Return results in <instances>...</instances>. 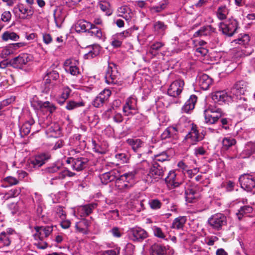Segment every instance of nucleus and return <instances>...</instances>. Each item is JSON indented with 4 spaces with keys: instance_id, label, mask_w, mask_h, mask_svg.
<instances>
[{
    "instance_id": "nucleus-60",
    "label": "nucleus",
    "mask_w": 255,
    "mask_h": 255,
    "mask_svg": "<svg viewBox=\"0 0 255 255\" xmlns=\"http://www.w3.org/2000/svg\"><path fill=\"white\" fill-rule=\"evenodd\" d=\"M168 155L165 153L162 152V153L156 155L155 156V161L154 162H157V161L163 162L165 160H167L168 159Z\"/></svg>"
},
{
    "instance_id": "nucleus-22",
    "label": "nucleus",
    "mask_w": 255,
    "mask_h": 255,
    "mask_svg": "<svg viewBox=\"0 0 255 255\" xmlns=\"http://www.w3.org/2000/svg\"><path fill=\"white\" fill-rule=\"evenodd\" d=\"M246 83L244 81L237 82L232 88L231 93L232 96H238L239 95L244 94L246 90Z\"/></svg>"
},
{
    "instance_id": "nucleus-26",
    "label": "nucleus",
    "mask_w": 255,
    "mask_h": 255,
    "mask_svg": "<svg viewBox=\"0 0 255 255\" xmlns=\"http://www.w3.org/2000/svg\"><path fill=\"white\" fill-rule=\"evenodd\" d=\"M253 208L249 205H245L241 207L238 212L236 216L239 220H241L244 217H250L249 214L253 212Z\"/></svg>"
},
{
    "instance_id": "nucleus-61",
    "label": "nucleus",
    "mask_w": 255,
    "mask_h": 255,
    "mask_svg": "<svg viewBox=\"0 0 255 255\" xmlns=\"http://www.w3.org/2000/svg\"><path fill=\"white\" fill-rule=\"evenodd\" d=\"M12 53V50L10 48L5 47L3 48L0 53V56L2 58H6L8 55Z\"/></svg>"
},
{
    "instance_id": "nucleus-56",
    "label": "nucleus",
    "mask_w": 255,
    "mask_h": 255,
    "mask_svg": "<svg viewBox=\"0 0 255 255\" xmlns=\"http://www.w3.org/2000/svg\"><path fill=\"white\" fill-rule=\"evenodd\" d=\"M208 53V50L203 47H199L195 49V54L198 57H204Z\"/></svg>"
},
{
    "instance_id": "nucleus-21",
    "label": "nucleus",
    "mask_w": 255,
    "mask_h": 255,
    "mask_svg": "<svg viewBox=\"0 0 255 255\" xmlns=\"http://www.w3.org/2000/svg\"><path fill=\"white\" fill-rule=\"evenodd\" d=\"M255 111V108L249 107L246 104L239 105L237 108V112L241 119H245Z\"/></svg>"
},
{
    "instance_id": "nucleus-36",
    "label": "nucleus",
    "mask_w": 255,
    "mask_h": 255,
    "mask_svg": "<svg viewBox=\"0 0 255 255\" xmlns=\"http://www.w3.org/2000/svg\"><path fill=\"white\" fill-rule=\"evenodd\" d=\"M12 237L7 236L5 233H0V249L5 247H8L12 241Z\"/></svg>"
},
{
    "instance_id": "nucleus-23",
    "label": "nucleus",
    "mask_w": 255,
    "mask_h": 255,
    "mask_svg": "<svg viewBox=\"0 0 255 255\" xmlns=\"http://www.w3.org/2000/svg\"><path fill=\"white\" fill-rule=\"evenodd\" d=\"M151 255H167V249L164 246L159 244H154L150 249Z\"/></svg>"
},
{
    "instance_id": "nucleus-63",
    "label": "nucleus",
    "mask_w": 255,
    "mask_h": 255,
    "mask_svg": "<svg viewBox=\"0 0 255 255\" xmlns=\"http://www.w3.org/2000/svg\"><path fill=\"white\" fill-rule=\"evenodd\" d=\"M11 14L9 11H5L1 14V20L4 22H8L10 21Z\"/></svg>"
},
{
    "instance_id": "nucleus-32",
    "label": "nucleus",
    "mask_w": 255,
    "mask_h": 255,
    "mask_svg": "<svg viewBox=\"0 0 255 255\" xmlns=\"http://www.w3.org/2000/svg\"><path fill=\"white\" fill-rule=\"evenodd\" d=\"M186 221L187 219L185 216H179L174 219L171 228L177 230L183 229Z\"/></svg>"
},
{
    "instance_id": "nucleus-33",
    "label": "nucleus",
    "mask_w": 255,
    "mask_h": 255,
    "mask_svg": "<svg viewBox=\"0 0 255 255\" xmlns=\"http://www.w3.org/2000/svg\"><path fill=\"white\" fill-rule=\"evenodd\" d=\"M92 26V23L84 20L78 22L76 25V30L78 32H86L90 30Z\"/></svg>"
},
{
    "instance_id": "nucleus-5",
    "label": "nucleus",
    "mask_w": 255,
    "mask_h": 255,
    "mask_svg": "<svg viewBox=\"0 0 255 255\" xmlns=\"http://www.w3.org/2000/svg\"><path fill=\"white\" fill-rule=\"evenodd\" d=\"M238 28V22L235 19H229L228 20L221 22L219 30L222 33L229 37L232 36Z\"/></svg>"
},
{
    "instance_id": "nucleus-64",
    "label": "nucleus",
    "mask_w": 255,
    "mask_h": 255,
    "mask_svg": "<svg viewBox=\"0 0 255 255\" xmlns=\"http://www.w3.org/2000/svg\"><path fill=\"white\" fill-rule=\"evenodd\" d=\"M119 252L115 250H108L106 251H101L100 255H118Z\"/></svg>"
},
{
    "instance_id": "nucleus-34",
    "label": "nucleus",
    "mask_w": 255,
    "mask_h": 255,
    "mask_svg": "<svg viewBox=\"0 0 255 255\" xmlns=\"http://www.w3.org/2000/svg\"><path fill=\"white\" fill-rule=\"evenodd\" d=\"M116 178L115 172L113 171L105 173L100 176L101 182L104 184L114 181Z\"/></svg>"
},
{
    "instance_id": "nucleus-14",
    "label": "nucleus",
    "mask_w": 255,
    "mask_h": 255,
    "mask_svg": "<svg viewBox=\"0 0 255 255\" xmlns=\"http://www.w3.org/2000/svg\"><path fill=\"white\" fill-rule=\"evenodd\" d=\"M79 62L74 59H67L64 63V66L66 71L69 72L72 75L76 76L79 74L78 66Z\"/></svg>"
},
{
    "instance_id": "nucleus-49",
    "label": "nucleus",
    "mask_w": 255,
    "mask_h": 255,
    "mask_svg": "<svg viewBox=\"0 0 255 255\" xmlns=\"http://www.w3.org/2000/svg\"><path fill=\"white\" fill-rule=\"evenodd\" d=\"M59 78V74L56 71H52L47 72L44 78L47 82H51L52 80H56Z\"/></svg>"
},
{
    "instance_id": "nucleus-57",
    "label": "nucleus",
    "mask_w": 255,
    "mask_h": 255,
    "mask_svg": "<svg viewBox=\"0 0 255 255\" xmlns=\"http://www.w3.org/2000/svg\"><path fill=\"white\" fill-rule=\"evenodd\" d=\"M60 167L55 164H52L44 169L45 173H54L60 170Z\"/></svg>"
},
{
    "instance_id": "nucleus-46",
    "label": "nucleus",
    "mask_w": 255,
    "mask_h": 255,
    "mask_svg": "<svg viewBox=\"0 0 255 255\" xmlns=\"http://www.w3.org/2000/svg\"><path fill=\"white\" fill-rule=\"evenodd\" d=\"M152 230L153 233V235L161 239H165L166 238V235L162 229L156 226H153L152 227Z\"/></svg>"
},
{
    "instance_id": "nucleus-16",
    "label": "nucleus",
    "mask_w": 255,
    "mask_h": 255,
    "mask_svg": "<svg viewBox=\"0 0 255 255\" xmlns=\"http://www.w3.org/2000/svg\"><path fill=\"white\" fill-rule=\"evenodd\" d=\"M198 188L196 185H189L185 187L184 193L185 194L186 201L189 203H193L199 196Z\"/></svg>"
},
{
    "instance_id": "nucleus-13",
    "label": "nucleus",
    "mask_w": 255,
    "mask_h": 255,
    "mask_svg": "<svg viewBox=\"0 0 255 255\" xmlns=\"http://www.w3.org/2000/svg\"><path fill=\"white\" fill-rule=\"evenodd\" d=\"M231 94H228L225 91H217L212 94V98L215 103L221 105L232 100L233 97Z\"/></svg>"
},
{
    "instance_id": "nucleus-48",
    "label": "nucleus",
    "mask_w": 255,
    "mask_h": 255,
    "mask_svg": "<svg viewBox=\"0 0 255 255\" xmlns=\"http://www.w3.org/2000/svg\"><path fill=\"white\" fill-rule=\"evenodd\" d=\"M84 106V103L83 102H75L74 101H69L66 106V109L68 110H72L75 108L83 107Z\"/></svg>"
},
{
    "instance_id": "nucleus-43",
    "label": "nucleus",
    "mask_w": 255,
    "mask_h": 255,
    "mask_svg": "<svg viewBox=\"0 0 255 255\" xmlns=\"http://www.w3.org/2000/svg\"><path fill=\"white\" fill-rule=\"evenodd\" d=\"M1 37L2 40L5 41L8 40L16 41L19 38V36L16 33L8 31L4 32L2 34Z\"/></svg>"
},
{
    "instance_id": "nucleus-11",
    "label": "nucleus",
    "mask_w": 255,
    "mask_h": 255,
    "mask_svg": "<svg viewBox=\"0 0 255 255\" xmlns=\"http://www.w3.org/2000/svg\"><path fill=\"white\" fill-rule=\"evenodd\" d=\"M239 181L241 187L248 192L255 188V177L251 175L244 174L240 176Z\"/></svg>"
},
{
    "instance_id": "nucleus-55",
    "label": "nucleus",
    "mask_w": 255,
    "mask_h": 255,
    "mask_svg": "<svg viewBox=\"0 0 255 255\" xmlns=\"http://www.w3.org/2000/svg\"><path fill=\"white\" fill-rule=\"evenodd\" d=\"M135 207H132V211L139 212L144 209L143 203L138 200H134Z\"/></svg>"
},
{
    "instance_id": "nucleus-44",
    "label": "nucleus",
    "mask_w": 255,
    "mask_h": 255,
    "mask_svg": "<svg viewBox=\"0 0 255 255\" xmlns=\"http://www.w3.org/2000/svg\"><path fill=\"white\" fill-rule=\"evenodd\" d=\"M128 144L131 146L133 150L135 152L141 147L143 144V142L139 139H128Z\"/></svg>"
},
{
    "instance_id": "nucleus-35",
    "label": "nucleus",
    "mask_w": 255,
    "mask_h": 255,
    "mask_svg": "<svg viewBox=\"0 0 255 255\" xmlns=\"http://www.w3.org/2000/svg\"><path fill=\"white\" fill-rule=\"evenodd\" d=\"M89 226V222L86 219H82L79 222L77 223L75 227L77 231L83 234L87 233V229Z\"/></svg>"
},
{
    "instance_id": "nucleus-25",
    "label": "nucleus",
    "mask_w": 255,
    "mask_h": 255,
    "mask_svg": "<svg viewBox=\"0 0 255 255\" xmlns=\"http://www.w3.org/2000/svg\"><path fill=\"white\" fill-rule=\"evenodd\" d=\"M197 97L196 95H191L183 106L182 108V112L188 113L190 111L193 110L195 108V105L197 102Z\"/></svg>"
},
{
    "instance_id": "nucleus-8",
    "label": "nucleus",
    "mask_w": 255,
    "mask_h": 255,
    "mask_svg": "<svg viewBox=\"0 0 255 255\" xmlns=\"http://www.w3.org/2000/svg\"><path fill=\"white\" fill-rule=\"evenodd\" d=\"M119 74L117 68L114 63H109L105 74L106 82L109 85L118 84Z\"/></svg>"
},
{
    "instance_id": "nucleus-27",
    "label": "nucleus",
    "mask_w": 255,
    "mask_h": 255,
    "mask_svg": "<svg viewBox=\"0 0 255 255\" xmlns=\"http://www.w3.org/2000/svg\"><path fill=\"white\" fill-rule=\"evenodd\" d=\"M215 28L213 27L211 25H208L202 27L199 30L197 31L194 34V37H198L201 36H207L214 32Z\"/></svg>"
},
{
    "instance_id": "nucleus-12",
    "label": "nucleus",
    "mask_w": 255,
    "mask_h": 255,
    "mask_svg": "<svg viewBox=\"0 0 255 255\" xmlns=\"http://www.w3.org/2000/svg\"><path fill=\"white\" fill-rule=\"evenodd\" d=\"M184 85V82L183 80L174 81L170 84L168 89V95L173 97H178L182 92Z\"/></svg>"
},
{
    "instance_id": "nucleus-3",
    "label": "nucleus",
    "mask_w": 255,
    "mask_h": 255,
    "mask_svg": "<svg viewBox=\"0 0 255 255\" xmlns=\"http://www.w3.org/2000/svg\"><path fill=\"white\" fill-rule=\"evenodd\" d=\"M164 170L162 166L156 162H154L151 166L149 173L144 177V181L147 184L158 181L162 178Z\"/></svg>"
},
{
    "instance_id": "nucleus-20",
    "label": "nucleus",
    "mask_w": 255,
    "mask_h": 255,
    "mask_svg": "<svg viewBox=\"0 0 255 255\" xmlns=\"http://www.w3.org/2000/svg\"><path fill=\"white\" fill-rule=\"evenodd\" d=\"M97 206L96 203H91L81 206L78 208V214L81 217L89 216Z\"/></svg>"
},
{
    "instance_id": "nucleus-54",
    "label": "nucleus",
    "mask_w": 255,
    "mask_h": 255,
    "mask_svg": "<svg viewBox=\"0 0 255 255\" xmlns=\"http://www.w3.org/2000/svg\"><path fill=\"white\" fill-rule=\"evenodd\" d=\"M167 128L170 133L171 138L174 139L177 138L179 130L178 127L176 126L175 127H169Z\"/></svg>"
},
{
    "instance_id": "nucleus-4",
    "label": "nucleus",
    "mask_w": 255,
    "mask_h": 255,
    "mask_svg": "<svg viewBox=\"0 0 255 255\" xmlns=\"http://www.w3.org/2000/svg\"><path fill=\"white\" fill-rule=\"evenodd\" d=\"M165 180L169 188L179 187V190H176V191L179 192L180 194H182L184 193L186 184L182 179L180 178V176L175 173V171H170Z\"/></svg>"
},
{
    "instance_id": "nucleus-24",
    "label": "nucleus",
    "mask_w": 255,
    "mask_h": 255,
    "mask_svg": "<svg viewBox=\"0 0 255 255\" xmlns=\"http://www.w3.org/2000/svg\"><path fill=\"white\" fill-rule=\"evenodd\" d=\"M50 156L46 153L39 154L31 160V163L35 168L39 167L44 164L46 160L49 159Z\"/></svg>"
},
{
    "instance_id": "nucleus-42",
    "label": "nucleus",
    "mask_w": 255,
    "mask_h": 255,
    "mask_svg": "<svg viewBox=\"0 0 255 255\" xmlns=\"http://www.w3.org/2000/svg\"><path fill=\"white\" fill-rule=\"evenodd\" d=\"M236 143V140L232 137H226L223 139L222 145L224 150H228L230 147Z\"/></svg>"
},
{
    "instance_id": "nucleus-19",
    "label": "nucleus",
    "mask_w": 255,
    "mask_h": 255,
    "mask_svg": "<svg viewBox=\"0 0 255 255\" xmlns=\"http://www.w3.org/2000/svg\"><path fill=\"white\" fill-rule=\"evenodd\" d=\"M89 160L84 157H80L72 159V168L76 171H81L87 166Z\"/></svg>"
},
{
    "instance_id": "nucleus-50",
    "label": "nucleus",
    "mask_w": 255,
    "mask_h": 255,
    "mask_svg": "<svg viewBox=\"0 0 255 255\" xmlns=\"http://www.w3.org/2000/svg\"><path fill=\"white\" fill-rule=\"evenodd\" d=\"M150 207L153 210H157L161 208L162 203L158 199H151L148 202Z\"/></svg>"
},
{
    "instance_id": "nucleus-17",
    "label": "nucleus",
    "mask_w": 255,
    "mask_h": 255,
    "mask_svg": "<svg viewBox=\"0 0 255 255\" xmlns=\"http://www.w3.org/2000/svg\"><path fill=\"white\" fill-rule=\"evenodd\" d=\"M31 60V56L26 53H22L11 61V65L15 68H21Z\"/></svg>"
},
{
    "instance_id": "nucleus-38",
    "label": "nucleus",
    "mask_w": 255,
    "mask_h": 255,
    "mask_svg": "<svg viewBox=\"0 0 255 255\" xmlns=\"http://www.w3.org/2000/svg\"><path fill=\"white\" fill-rule=\"evenodd\" d=\"M128 173L120 176V177L116 181V185L120 189H124L127 188L128 186Z\"/></svg>"
},
{
    "instance_id": "nucleus-6",
    "label": "nucleus",
    "mask_w": 255,
    "mask_h": 255,
    "mask_svg": "<svg viewBox=\"0 0 255 255\" xmlns=\"http://www.w3.org/2000/svg\"><path fill=\"white\" fill-rule=\"evenodd\" d=\"M204 137L202 133H200L196 125L192 123L190 124V129L185 136L184 140L188 143L194 145L202 140Z\"/></svg>"
},
{
    "instance_id": "nucleus-7",
    "label": "nucleus",
    "mask_w": 255,
    "mask_h": 255,
    "mask_svg": "<svg viewBox=\"0 0 255 255\" xmlns=\"http://www.w3.org/2000/svg\"><path fill=\"white\" fill-rule=\"evenodd\" d=\"M226 217L223 214L217 213L208 219V223L213 229L219 231L226 224Z\"/></svg>"
},
{
    "instance_id": "nucleus-45",
    "label": "nucleus",
    "mask_w": 255,
    "mask_h": 255,
    "mask_svg": "<svg viewBox=\"0 0 255 255\" xmlns=\"http://www.w3.org/2000/svg\"><path fill=\"white\" fill-rule=\"evenodd\" d=\"M88 32L90 33L91 36H95L99 39L102 38L103 36V33L101 29L96 27L95 25L93 23L91 28H90V30L88 31Z\"/></svg>"
},
{
    "instance_id": "nucleus-37",
    "label": "nucleus",
    "mask_w": 255,
    "mask_h": 255,
    "mask_svg": "<svg viewBox=\"0 0 255 255\" xmlns=\"http://www.w3.org/2000/svg\"><path fill=\"white\" fill-rule=\"evenodd\" d=\"M250 41V36L247 34H241L239 37L233 40V43L239 44L246 47V45L249 44Z\"/></svg>"
},
{
    "instance_id": "nucleus-28",
    "label": "nucleus",
    "mask_w": 255,
    "mask_h": 255,
    "mask_svg": "<svg viewBox=\"0 0 255 255\" xmlns=\"http://www.w3.org/2000/svg\"><path fill=\"white\" fill-rule=\"evenodd\" d=\"M75 175V173L70 171V170L65 169L60 171L57 175L54 176L51 179L50 181V184L53 185L54 184V181L56 180L64 179L66 176L72 177Z\"/></svg>"
},
{
    "instance_id": "nucleus-10",
    "label": "nucleus",
    "mask_w": 255,
    "mask_h": 255,
    "mask_svg": "<svg viewBox=\"0 0 255 255\" xmlns=\"http://www.w3.org/2000/svg\"><path fill=\"white\" fill-rule=\"evenodd\" d=\"M148 237V233L139 227L131 228L128 230V238L134 241L141 242Z\"/></svg>"
},
{
    "instance_id": "nucleus-31",
    "label": "nucleus",
    "mask_w": 255,
    "mask_h": 255,
    "mask_svg": "<svg viewBox=\"0 0 255 255\" xmlns=\"http://www.w3.org/2000/svg\"><path fill=\"white\" fill-rule=\"evenodd\" d=\"M164 46V43L159 41H156L152 43L149 50V53L152 55V57L156 56L160 49Z\"/></svg>"
},
{
    "instance_id": "nucleus-53",
    "label": "nucleus",
    "mask_w": 255,
    "mask_h": 255,
    "mask_svg": "<svg viewBox=\"0 0 255 255\" xmlns=\"http://www.w3.org/2000/svg\"><path fill=\"white\" fill-rule=\"evenodd\" d=\"M154 28L155 30L163 32L167 29V26L163 22L158 21L154 23Z\"/></svg>"
},
{
    "instance_id": "nucleus-30",
    "label": "nucleus",
    "mask_w": 255,
    "mask_h": 255,
    "mask_svg": "<svg viewBox=\"0 0 255 255\" xmlns=\"http://www.w3.org/2000/svg\"><path fill=\"white\" fill-rule=\"evenodd\" d=\"M90 48L91 49L84 55V58L85 59H90L96 57L99 55L101 50V47L98 44L93 45Z\"/></svg>"
},
{
    "instance_id": "nucleus-52",
    "label": "nucleus",
    "mask_w": 255,
    "mask_h": 255,
    "mask_svg": "<svg viewBox=\"0 0 255 255\" xmlns=\"http://www.w3.org/2000/svg\"><path fill=\"white\" fill-rule=\"evenodd\" d=\"M15 8H18V10L20 12L23 14V16H22V19H26L29 18L30 15L27 14L25 15L29 12H30V10H28V9L26 8H25L22 4H18L16 5Z\"/></svg>"
},
{
    "instance_id": "nucleus-15",
    "label": "nucleus",
    "mask_w": 255,
    "mask_h": 255,
    "mask_svg": "<svg viewBox=\"0 0 255 255\" xmlns=\"http://www.w3.org/2000/svg\"><path fill=\"white\" fill-rule=\"evenodd\" d=\"M111 94V92L109 89H104L93 100V105L96 108L102 107L106 101L108 100Z\"/></svg>"
},
{
    "instance_id": "nucleus-59",
    "label": "nucleus",
    "mask_w": 255,
    "mask_h": 255,
    "mask_svg": "<svg viewBox=\"0 0 255 255\" xmlns=\"http://www.w3.org/2000/svg\"><path fill=\"white\" fill-rule=\"evenodd\" d=\"M56 214L61 220L66 219V213L63 210V208L62 206L57 207Z\"/></svg>"
},
{
    "instance_id": "nucleus-1",
    "label": "nucleus",
    "mask_w": 255,
    "mask_h": 255,
    "mask_svg": "<svg viewBox=\"0 0 255 255\" xmlns=\"http://www.w3.org/2000/svg\"><path fill=\"white\" fill-rule=\"evenodd\" d=\"M34 229L36 233L33 235V237L36 241L34 245L40 249H45L47 247V244L43 241L52 233L53 226H36Z\"/></svg>"
},
{
    "instance_id": "nucleus-58",
    "label": "nucleus",
    "mask_w": 255,
    "mask_h": 255,
    "mask_svg": "<svg viewBox=\"0 0 255 255\" xmlns=\"http://www.w3.org/2000/svg\"><path fill=\"white\" fill-rule=\"evenodd\" d=\"M71 90L68 87H66L63 89V92L61 96V98L63 100L62 102H59L61 104H62L67 99L71 93Z\"/></svg>"
},
{
    "instance_id": "nucleus-2",
    "label": "nucleus",
    "mask_w": 255,
    "mask_h": 255,
    "mask_svg": "<svg viewBox=\"0 0 255 255\" xmlns=\"http://www.w3.org/2000/svg\"><path fill=\"white\" fill-rule=\"evenodd\" d=\"M224 115V113L220 108L215 105H210L204 111L205 122L207 124H215Z\"/></svg>"
},
{
    "instance_id": "nucleus-51",
    "label": "nucleus",
    "mask_w": 255,
    "mask_h": 255,
    "mask_svg": "<svg viewBox=\"0 0 255 255\" xmlns=\"http://www.w3.org/2000/svg\"><path fill=\"white\" fill-rule=\"evenodd\" d=\"M3 182L7 183L9 186H13L19 183V180L15 177L9 176L3 178Z\"/></svg>"
},
{
    "instance_id": "nucleus-41",
    "label": "nucleus",
    "mask_w": 255,
    "mask_h": 255,
    "mask_svg": "<svg viewBox=\"0 0 255 255\" xmlns=\"http://www.w3.org/2000/svg\"><path fill=\"white\" fill-rule=\"evenodd\" d=\"M99 6L100 9L106 13V15L109 16L112 14L113 10L111 8L109 2L106 1H101L99 3Z\"/></svg>"
},
{
    "instance_id": "nucleus-18",
    "label": "nucleus",
    "mask_w": 255,
    "mask_h": 255,
    "mask_svg": "<svg viewBox=\"0 0 255 255\" xmlns=\"http://www.w3.org/2000/svg\"><path fill=\"white\" fill-rule=\"evenodd\" d=\"M197 83L202 89L207 90L212 84L213 79L206 74H201L197 77Z\"/></svg>"
},
{
    "instance_id": "nucleus-39",
    "label": "nucleus",
    "mask_w": 255,
    "mask_h": 255,
    "mask_svg": "<svg viewBox=\"0 0 255 255\" xmlns=\"http://www.w3.org/2000/svg\"><path fill=\"white\" fill-rule=\"evenodd\" d=\"M33 120L25 122L21 127L20 129V134L21 137L27 135L29 133L31 129V126L33 124Z\"/></svg>"
},
{
    "instance_id": "nucleus-62",
    "label": "nucleus",
    "mask_w": 255,
    "mask_h": 255,
    "mask_svg": "<svg viewBox=\"0 0 255 255\" xmlns=\"http://www.w3.org/2000/svg\"><path fill=\"white\" fill-rule=\"evenodd\" d=\"M110 232L112 233L114 237L117 238H120V237L122 236V234H123V232L117 227L113 228L110 231Z\"/></svg>"
},
{
    "instance_id": "nucleus-9",
    "label": "nucleus",
    "mask_w": 255,
    "mask_h": 255,
    "mask_svg": "<svg viewBox=\"0 0 255 255\" xmlns=\"http://www.w3.org/2000/svg\"><path fill=\"white\" fill-rule=\"evenodd\" d=\"M31 105L36 110L40 111L46 110L50 114H52L56 109L55 105L49 101L43 102L35 99H33V100L31 101Z\"/></svg>"
},
{
    "instance_id": "nucleus-29",
    "label": "nucleus",
    "mask_w": 255,
    "mask_h": 255,
    "mask_svg": "<svg viewBox=\"0 0 255 255\" xmlns=\"http://www.w3.org/2000/svg\"><path fill=\"white\" fill-rule=\"evenodd\" d=\"M255 152V143L248 142L245 147V149L242 151L241 156L242 158H248Z\"/></svg>"
},
{
    "instance_id": "nucleus-47",
    "label": "nucleus",
    "mask_w": 255,
    "mask_h": 255,
    "mask_svg": "<svg viewBox=\"0 0 255 255\" xmlns=\"http://www.w3.org/2000/svg\"><path fill=\"white\" fill-rule=\"evenodd\" d=\"M21 192L20 188H15L9 190L5 194L3 198L5 200H8L9 198L17 197Z\"/></svg>"
},
{
    "instance_id": "nucleus-40",
    "label": "nucleus",
    "mask_w": 255,
    "mask_h": 255,
    "mask_svg": "<svg viewBox=\"0 0 255 255\" xmlns=\"http://www.w3.org/2000/svg\"><path fill=\"white\" fill-rule=\"evenodd\" d=\"M228 13L229 9L225 5L219 7L216 12L217 16L220 20L225 19Z\"/></svg>"
}]
</instances>
